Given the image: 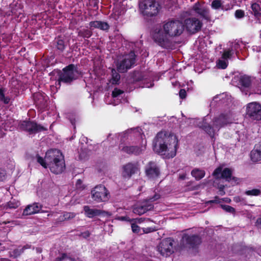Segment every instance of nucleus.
<instances>
[{
	"mask_svg": "<svg viewBox=\"0 0 261 261\" xmlns=\"http://www.w3.org/2000/svg\"><path fill=\"white\" fill-rule=\"evenodd\" d=\"M211 6L214 9H218L221 8L222 10H227L230 9L229 7L226 8L222 5V3L220 0H214L212 2Z\"/></svg>",
	"mask_w": 261,
	"mask_h": 261,
	"instance_id": "33",
	"label": "nucleus"
},
{
	"mask_svg": "<svg viewBox=\"0 0 261 261\" xmlns=\"http://www.w3.org/2000/svg\"><path fill=\"white\" fill-rule=\"evenodd\" d=\"M111 74L112 78L110 79V83L112 84H118L120 78L119 74L114 69H112Z\"/></svg>",
	"mask_w": 261,
	"mask_h": 261,
	"instance_id": "32",
	"label": "nucleus"
},
{
	"mask_svg": "<svg viewBox=\"0 0 261 261\" xmlns=\"http://www.w3.org/2000/svg\"><path fill=\"white\" fill-rule=\"evenodd\" d=\"M20 128L28 132L30 134L36 133L44 129L43 126L38 125L34 122L23 121L20 126Z\"/></svg>",
	"mask_w": 261,
	"mask_h": 261,
	"instance_id": "17",
	"label": "nucleus"
},
{
	"mask_svg": "<svg viewBox=\"0 0 261 261\" xmlns=\"http://www.w3.org/2000/svg\"><path fill=\"white\" fill-rule=\"evenodd\" d=\"M232 170L230 168H225L223 169V167L220 166L216 168L213 172V176L216 178H222L226 181L230 182L232 185L238 184L240 180L232 176Z\"/></svg>",
	"mask_w": 261,
	"mask_h": 261,
	"instance_id": "7",
	"label": "nucleus"
},
{
	"mask_svg": "<svg viewBox=\"0 0 261 261\" xmlns=\"http://www.w3.org/2000/svg\"><path fill=\"white\" fill-rule=\"evenodd\" d=\"M221 207L227 212L233 214L235 213V209L229 205H221Z\"/></svg>",
	"mask_w": 261,
	"mask_h": 261,
	"instance_id": "40",
	"label": "nucleus"
},
{
	"mask_svg": "<svg viewBox=\"0 0 261 261\" xmlns=\"http://www.w3.org/2000/svg\"><path fill=\"white\" fill-rule=\"evenodd\" d=\"M82 235L84 237L87 238L89 236L90 233L88 231H87V232H85L83 233Z\"/></svg>",
	"mask_w": 261,
	"mask_h": 261,
	"instance_id": "55",
	"label": "nucleus"
},
{
	"mask_svg": "<svg viewBox=\"0 0 261 261\" xmlns=\"http://www.w3.org/2000/svg\"><path fill=\"white\" fill-rule=\"evenodd\" d=\"M185 177H186V175L184 174L180 175L179 178L180 179H185Z\"/></svg>",
	"mask_w": 261,
	"mask_h": 261,
	"instance_id": "58",
	"label": "nucleus"
},
{
	"mask_svg": "<svg viewBox=\"0 0 261 261\" xmlns=\"http://www.w3.org/2000/svg\"><path fill=\"white\" fill-rule=\"evenodd\" d=\"M251 160L253 162L261 161V147H255L250 153Z\"/></svg>",
	"mask_w": 261,
	"mask_h": 261,
	"instance_id": "24",
	"label": "nucleus"
},
{
	"mask_svg": "<svg viewBox=\"0 0 261 261\" xmlns=\"http://www.w3.org/2000/svg\"><path fill=\"white\" fill-rule=\"evenodd\" d=\"M224 201L225 202H227V203H230V201H231V200L230 199L228 198H225L224 199Z\"/></svg>",
	"mask_w": 261,
	"mask_h": 261,
	"instance_id": "57",
	"label": "nucleus"
},
{
	"mask_svg": "<svg viewBox=\"0 0 261 261\" xmlns=\"http://www.w3.org/2000/svg\"><path fill=\"white\" fill-rule=\"evenodd\" d=\"M119 219L122 221H129V220L127 219V218L125 217H121L119 218Z\"/></svg>",
	"mask_w": 261,
	"mask_h": 261,
	"instance_id": "56",
	"label": "nucleus"
},
{
	"mask_svg": "<svg viewBox=\"0 0 261 261\" xmlns=\"http://www.w3.org/2000/svg\"><path fill=\"white\" fill-rule=\"evenodd\" d=\"M139 171L140 166L138 163H128L123 167L122 175L126 178H130Z\"/></svg>",
	"mask_w": 261,
	"mask_h": 261,
	"instance_id": "16",
	"label": "nucleus"
},
{
	"mask_svg": "<svg viewBox=\"0 0 261 261\" xmlns=\"http://www.w3.org/2000/svg\"><path fill=\"white\" fill-rule=\"evenodd\" d=\"M201 242V238L197 235L183 234L181 240L182 247L189 251L194 252Z\"/></svg>",
	"mask_w": 261,
	"mask_h": 261,
	"instance_id": "5",
	"label": "nucleus"
},
{
	"mask_svg": "<svg viewBox=\"0 0 261 261\" xmlns=\"http://www.w3.org/2000/svg\"><path fill=\"white\" fill-rule=\"evenodd\" d=\"M132 229L133 232L138 234H142V229L140 228L136 223H132Z\"/></svg>",
	"mask_w": 261,
	"mask_h": 261,
	"instance_id": "38",
	"label": "nucleus"
},
{
	"mask_svg": "<svg viewBox=\"0 0 261 261\" xmlns=\"http://www.w3.org/2000/svg\"><path fill=\"white\" fill-rule=\"evenodd\" d=\"M0 261H10V260L7 258H0Z\"/></svg>",
	"mask_w": 261,
	"mask_h": 261,
	"instance_id": "61",
	"label": "nucleus"
},
{
	"mask_svg": "<svg viewBox=\"0 0 261 261\" xmlns=\"http://www.w3.org/2000/svg\"><path fill=\"white\" fill-rule=\"evenodd\" d=\"M239 48V44L238 42L234 41L233 42L230 43L229 47L228 49L224 50V51H229L230 56L238 51V49Z\"/></svg>",
	"mask_w": 261,
	"mask_h": 261,
	"instance_id": "30",
	"label": "nucleus"
},
{
	"mask_svg": "<svg viewBox=\"0 0 261 261\" xmlns=\"http://www.w3.org/2000/svg\"><path fill=\"white\" fill-rule=\"evenodd\" d=\"M23 11L19 6L17 7V8L13 9L11 11L13 15L17 17H20V18L23 16Z\"/></svg>",
	"mask_w": 261,
	"mask_h": 261,
	"instance_id": "35",
	"label": "nucleus"
},
{
	"mask_svg": "<svg viewBox=\"0 0 261 261\" xmlns=\"http://www.w3.org/2000/svg\"><path fill=\"white\" fill-rule=\"evenodd\" d=\"M241 82L242 84L245 87H248L251 83L250 77L248 76L244 75L241 77Z\"/></svg>",
	"mask_w": 261,
	"mask_h": 261,
	"instance_id": "36",
	"label": "nucleus"
},
{
	"mask_svg": "<svg viewBox=\"0 0 261 261\" xmlns=\"http://www.w3.org/2000/svg\"><path fill=\"white\" fill-rule=\"evenodd\" d=\"M155 230H156L155 228L154 227H152L143 228H142V234L151 232L155 231Z\"/></svg>",
	"mask_w": 261,
	"mask_h": 261,
	"instance_id": "41",
	"label": "nucleus"
},
{
	"mask_svg": "<svg viewBox=\"0 0 261 261\" xmlns=\"http://www.w3.org/2000/svg\"><path fill=\"white\" fill-rule=\"evenodd\" d=\"M70 259L71 258H68L66 254H62L61 256L60 257H58L56 261H62V260H64V259Z\"/></svg>",
	"mask_w": 261,
	"mask_h": 261,
	"instance_id": "45",
	"label": "nucleus"
},
{
	"mask_svg": "<svg viewBox=\"0 0 261 261\" xmlns=\"http://www.w3.org/2000/svg\"><path fill=\"white\" fill-rule=\"evenodd\" d=\"M135 53L131 51L129 54L123 56L117 62V70L120 72H124L135 64Z\"/></svg>",
	"mask_w": 261,
	"mask_h": 261,
	"instance_id": "9",
	"label": "nucleus"
},
{
	"mask_svg": "<svg viewBox=\"0 0 261 261\" xmlns=\"http://www.w3.org/2000/svg\"><path fill=\"white\" fill-rule=\"evenodd\" d=\"M4 94L3 92V90L0 89V100H1L3 98H4Z\"/></svg>",
	"mask_w": 261,
	"mask_h": 261,
	"instance_id": "53",
	"label": "nucleus"
},
{
	"mask_svg": "<svg viewBox=\"0 0 261 261\" xmlns=\"http://www.w3.org/2000/svg\"><path fill=\"white\" fill-rule=\"evenodd\" d=\"M79 75V72L76 67L72 65H69L63 70V72L60 76L59 81L66 83H69L76 79Z\"/></svg>",
	"mask_w": 261,
	"mask_h": 261,
	"instance_id": "12",
	"label": "nucleus"
},
{
	"mask_svg": "<svg viewBox=\"0 0 261 261\" xmlns=\"http://www.w3.org/2000/svg\"><path fill=\"white\" fill-rule=\"evenodd\" d=\"M1 100L4 101L5 103H8L10 101V99L8 97H5L4 96V98H3Z\"/></svg>",
	"mask_w": 261,
	"mask_h": 261,
	"instance_id": "52",
	"label": "nucleus"
},
{
	"mask_svg": "<svg viewBox=\"0 0 261 261\" xmlns=\"http://www.w3.org/2000/svg\"><path fill=\"white\" fill-rule=\"evenodd\" d=\"M123 94V91L118 88H115L112 94L114 101L112 104L115 106L118 105L120 102V98L122 97Z\"/></svg>",
	"mask_w": 261,
	"mask_h": 261,
	"instance_id": "25",
	"label": "nucleus"
},
{
	"mask_svg": "<svg viewBox=\"0 0 261 261\" xmlns=\"http://www.w3.org/2000/svg\"><path fill=\"white\" fill-rule=\"evenodd\" d=\"M82 181L81 179H78L76 182V187L77 189H83L84 187L82 186Z\"/></svg>",
	"mask_w": 261,
	"mask_h": 261,
	"instance_id": "46",
	"label": "nucleus"
},
{
	"mask_svg": "<svg viewBox=\"0 0 261 261\" xmlns=\"http://www.w3.org/2000/svg\"><path fill=\"white\" fill-rule=\"evenodd\" d=\"M6 178V172L5 170L0 169V181H4Z\"/></svg>",
	"mask_w": 261,
	"mask_h": 261,
	"instance_id": "43",
	"label": "nucleus"
},
{
	"mask_svg": "<svg viewBox=\"0 0 261 261\" xmlns=\"http://www.w3.org/2000/svg\"><path fill=\"white\" fill-rule=\"evenodd\" d=\"M85 214L89 218H93L94 216L100 214V211L97 209L90 208L88 206H85L84 207Z\"/></svg>",
	"mask_w": 261,
	"mask_h": 261,
	"instance_id": "27",
	"label": "nucleus"
},
{
	"mask_svg": "<svg viewBox=\"0 0 261 261\" xmlns=\"http://www.w3.org/2000/svg\"><path fill=\"white\" fill-rule=\"evenodd\" d=\"M30 248L31 245L28 244L22 247L19 246L17 248L10 252V255L11 256L14 257H17L19 256L24 251V250Z\"/></svg>",
	"mask_w": 261,
	"mask_h": 261,
	"instance_id": "28",
	"label": "nucleus"
},
{
	"mask_svg": "<svg viewBox=\"0 0 261 261\" xmlns=\"http://www.w3.org/2000/svg\"><path fill=\"white\" fill-rule=\"evenodd\" d=\"M145 220L146 221H149V219H143V218H139V219H137L135 220H131L132 221H134V223L137 224V223H139V224H141L142 223V222H143Z\"/></svg>",
	"mask_w": 261,
	"mask_h": 261,
	"instance_id": "47",
	"label": "nucleus"
},
{
	"mask_svg": "<svg viewBox=\"0 0 261 261\" xmlns=\"http://www.w3.org/2000/svg\"><path fill=\"white\" fill-rule=\"evenodd\" d=\"M20 205V202L16 199H12L5 205V208L7 209H15L17 208Z\"/></svg>",
	"mask_w": 261,
	"mask_h": 261,
	"instance_id": "31",
	"label": "nucleus"
},
{
	"mask_svg": "<svg viewBox=\"0 0 261 261\" xmlns=\"http://www.w3.org/2000/svg\"><path fill=\"white\" fill-rule=\"evenodd\" d=\"M43 96V95H41V94H39V93H36V94H35V95H34V96H35V98H36L37 97H39V96Z\"/></svg>",
	"mask_w": 261,
	"mask_h": 261,
	"instance_id": "59",
	"label": "nucleus"
},
{
	"mask_svg": "<svg viewBox=\"0 0 261 261\" xmlns=\"http://www.w3.org/2000/svg\"><path fill=\"white\" fill-rule=\"evenodd\" d=\"M179 95L181 98H182V99L185 98L186 96V92L185 90L181 89L179 91Z\"/></svg>",
	"mask_w": 261,
	"mask_h": 261,
	"instance_id": "48",
	"label": "nucleus"
},
{
	"mask_svg": "<svg viewBox=\"0 0 261 261\" xmlns=\"http://www.w3.org/2000/svg\"><path fill=\"white\" fill-rule=\"evenodd\" d=\"M247 115L252 120H261V106L256 102L249 103L247 107Z\"/></svg>",
	"mask_w": 261,
	"mask_h": 261,
	"instance_id": "14",
	"label": "nucleus"
},
{
	"mask_svg": "<svg viewBox=\"0 0 261 261\" xmlns=\"http://www.w3.org/2000/svg\"><path fill=\"white\" fill-rule=\"evenodd\" d=\"M126 136H128V133H123L122 135H120L121 140H122V141L123 140L122 138H125V137H126Z\"/></svg>",
	"mask_w": 261,
	"mask_h": 261,
	"instance_id": "54",
	"label": "nucleus"
},
{
	"mask_svg": "<svg viewBox=\"0 0 261 261\" xmlns=\"http://www.w3.org/2000/svg\"><path fill=\"white\" fill-rule=\"evenodd\" d=\"M139 7L144 15L150 16L156 15L160 10L159 4L153 0H146L140 2Z\"/></svg>",
	"mask_w": 261,
	"mask_h": 261,
	"instance_id": "10",
	"label": "nucleus"
},
{
	"mask_svg": "<svg viewBox=\"0 0 261 261\" xmlns=\"http://www.w3.org/2000/svg\"><path fill=\"white\" fill-rule=\"evenodd\" d=\"M229 51H224L221 58L217 62V66L218 68L225 69L228 64V60L231 58Z\"/></svg>",
	"mask_w": 261,
	"mask_h": 261,
	"instance_id": "21",
	"label": "nucleus"
},
{
	"mask_svg": "<svg viewBox=\"0 0 261 261\" xmlns=\"http://www.w3.org/2000/svg\"><path fill=\"white\" fill-rule=\"evenodd\" d=\"M135 133L134 131V130H130V133H129V135H130V137H131L132 136H133L134 135V134Z\"/></svg>",
	"mask_w": 261,
	"mask_h": 261,
	"instance_id": "62",
	"label": "nucleus"
},
{
	"mask_svg": "<svg viewBox=\"0 0 261 261\" xmlns=\"http://www.w3.org/2000/svg\"><path fill=\"white\" fill-rule=\"evenodd\" d=\"M57 48L61 50L64 48V44L63 40H60L57 42Z\"/></svg>",
	"mask_w": 261,
	"mask_h": 261,
	"instance_id": "44",
	"label": "nucleus"
},
{
	"mask_svg": "<svg viewBox=\"0 0 261 261\" xmlns=\"http://www.w3.org/2000/svg\"><path fill=\"white\" fill-rule=\"evenodd\" d=\"M160 197V194L155 193L153 197H150L148 199L137 203L133 208V212L136 214L141 215L147 211L152 210L153 206L151 202L159 199Z\"/></svg>",
	"mask_w": 261,
	"mask_h": 261,
	"instance_id": "6",
	"label": "nucleus"
},
{
	"mask_svg": "<svg viewBox=\"0 0 261 261\" xmlns=\"http://www.w3.org/2000/svg\"><path fill=\"white\" fill-rule=\"evenodd\" d=\"M244 16V12L241 10H238L235 12V16L237 18H241Z\"/></svg>",
	"mask_w": 261,
	"mask_h": 261,
	"instance_id": "42",
	"label": "nucleus"
},
{
	"mask_svg": "<svg viewBox=\"0 0 261 261\" xmlns=\"http://www.w3.org/2000/svg\"><path fill=\"white\" fill-rule=\"evenodd\" d=\"M5 128L3 129L0 127V137H2L4 136L5 134L4 130H8V128L6 127L5 125L4 126Z\"/></svg>",
	"mask_w": 261,
	"mask_h": 261,
	"instance_id": "49",
	"label": "nucleus"
},
{
	"mask_svg": "<svg viewBox=\"0 0 261 261\" xmlns=\"http://www.w3.org/2000/svg\"><path fill=\"white\" fill-rule=\"evenodd\" d=\"M93 199L97 202H105L109 200V193L106 187L99 185L95 186L91 192Z\"/></svg>",
	"mask_w": 261,
	"mask_h": 261,
	"instance_id": "11",
	"label": "nucleus"
},
{
	"mask_svg": "<svg viewBox=\"0 0 261 261\" xmlns=\"http://www.w3.org/2000/svg\"><path fill=\"white\" fill-rule=\"evenodd\" d=\"M233 200L236 202H239L241 201L242 198L240 197H239V196L235 197H234Z\"/></svg>",
	"mask_w": 261,
	"mask_h": 261,
	"instance_id": "51",
	"label": "nucleus"
},
{
	"mask_svg": "<svg viewBox=\"0 0 261 261\" xmlns=\"http://www.w3.org/2000/svg\"><path fill=\"white\" fill-rule=\"evenodd\" d=\"M257 222L259 224L261 225V218L257 220Z\"/></svg>",
	"mask_w": 261,
	"mask_h": 261,
	"instance_id": "63",
	"label": "nucleus"
},
{
	"mask_svg": "<svg viewBox=\"0 0 261 261\" xmlns=\"http://www.w3.org/2000/svg\"><path fill=\"white\" fill-rule=\"evenodd\" d=\"M146 140H142V145L140 147L138 146H119V148H121V149L125 152L127 153H134L135 154H139L141 153L143 150H145L146 145Z\"/></svg>",
	"mask_w": 261,
	"mask_h": 261,
	"instance_id": "19",
	"label": "nucleus"
},
{
	"mask_svg": "<svg viewBox=\"0 0 261 261\" xmlns=\"http://www.w3.org/2000/svg\"><path fill=\"white\" fill-rule=\"evenodd\" d=\"M75 217V214L73 213H65L62 218L60 219V221L69 219Z\"/></svg>",
	"mask_w": 261,
	"mask_h": 261,
	"instance_id": "39",
	"label": "nucleus"
},
{
	"mask_svg": "<svg viewBox=\"0 0 261 261\" xmlns=\"http://www.w3.org/2000/svg\"><path fill=\"white\" fill-rule=\"evenodd\" d=\"M37 160L42 167L49 168L55 174L61 173L65 168L64 156L58 149H50L46 152L44 159L38 155Z\"/></svg>",
	"mask_w": 261,
	"mask_h": 261,
	"instance_id": "3",
	"label": "nucleus"
},
{
	"mask_svg": "<svg viewBox=\"0 0 261 261\" xmlns=\"http://www.w3.org/2000/svg\"><path fill=\"white\" fill-rule=\"evenodd\" d=\"M211 118L206 116L203 119L199 126L203 129L210 136L213 137L220 128L228 123H232L233 119L232 115L230 112L221 114L218 117H215L212 124H209Z\"/></svg>",
	"mask_w": 261,
	"mask_h": 261,
	"instance_id": "4",
	"label": "nucleus"
},
{
	"mask_svg": "<svg viewBox=\"0 0 261 261\" xmlns=\"http://www.w3.org/2000/svg\"><path fill=\"white\" fill-rule=\"evenodd\" d=\"M184 31V25L178 20H171L156 30L153 38L160 46L167 48L170 45V38L179 36Z\"/></svg>",
	"mask_w": 261,
	"mask_h": 261,
	"instance_id": "2",
	"label": "nucleus"
},
{
	"mask_svg": "<svg viewBox=\"0 0 261 261\" xmlns=\"http://www.w3.org/2000/svg\"><path fill=\"white\" fill-rule=\"evenodd\" d=\"M258 254L261 256V252L260 253H258Z\"/></svg>",
	"mask_w": 261,
	"mask_h": 261,
	"instance_id": "64",
	"label": "nucleus"
},
{
	"mask_svg": "<svg viewBox=\"0 0 261 261\" xmlns=\"http://www.w3.org/2000/svg\"><path fill=\"white\" fill-rule=\"evenodd\" d=\"M145 173L149 178L154 179L159 176V169L155 163L150 162L145 167Z\"/></svg>",
	"mask_w": 261,
	"mask_h": 261,
	"instance_id": "18",
	"label": "nucleus"
},
{
	"mask_svg": "<svg viewBox=\"0 0 261 261\" xmlns=\"http://www.w3.org/2000/svg\"><path fill=\"white\" fill-rule=\"evenodd\" d=\"M135 53L131 51L129 54L123 56L117 62V70L120 72H124L135 64Z\"/></svg>",
	"mask_w": 261,
	"mask_h": 261,
	"instance_id": "8",
	"label": "nucleus"
},
{
	"mask_svg": "<svg viewBox=\"0 0 261 261\" xmlns=\"http://www.w3.org/2000/svg\"><path fill=\"white\" fill-rule=\"evenodd\" d=\"M192 10L202 17H208V10L204 3L197 2L193 6Z\"/></svg>",
	"mask_w": 261,
	"mask_h": 261,
	"instance_id": "20",
	"label": "nucleus"
},
{
	"mask_svg": "<svg viewBox=\"0 0 261 261\" xmlns=\"http://www.w3.org/2000/svg\"><path fill=\"white\" fill-rule=\"evenodd\" d=\"M178 142L177 137L175 135L161 132L156 136L153 150L166 158H172L176 154Z\"/></svg>",
	"mask_w": 261,
	"mask_h": 261,
	"instance_id": "1",
	"label": "nucleus"
},
{
	"mask_svg": "<svg viewBox=\"0 0 261 261\" xmlns=\"http://www.w3.org/2000/svg\"><path fill=\"white\" fill-rule=\"evenodd\" d=\"M254 15L258 18H261V10L258 4L254 3L251 6Z\"/></svg>",
	"mask_w": 261,
	"mask_h": 261,
	"instance_id": "34",
	"label": "nucleus"
},
{
	"mask_svg": "<svg viewBox=\"0 0 261 261\" xmlns=\"http://www.w3.org/2000/svg\"><path fill=\"white\" fill-rule=\"evenodd\" d=\"M202 22L196 18H191L185 20V27L191 33H195L201 29Z\"/></svg>",
	"mask_w": 261,
	"mask_h": 261,
	"instance_id": "15",
	"label": "nucleus"
},
{
	"mask_svg": "<svg viewBox=\"0 0 261 261\" xmlns=\"http://www.w3.org/2000/svg\"><path fill=\"white\" fill-rule=\"evenodd\" d=\"M174 241L171 238L163 240L157 246V251L163 256L167 257L174 252Z\"/></svg>",
	"mask_w": 261,
	"mask_h": 261,
	"instance_id": "13",
	"label": "nucleus"
},
{
	"mask_svg": "<svg viewBox=\"0 0 261 261\" xmlns=\"http://www.w3.org/2000/svg\"><path fill=\"white\" fill-rule=\"evenodd\" d=\"M245 194L248 196H258L260 194V191L259 189H253L246 191Z\"/></svg>",
	"mask_w": 261,
	"mask_h": 261,
	"instance_id": "37",
	"label": "nucleus"
},
{
	"mask_svg": "<svg viewBox=\"0 0 261 261\" xmlns=\"http://www.w3.org/2000/svg\"><path fill=\"white\" fill-rule=\"evenodd\" d=\"M89 25L91 28H98L102 30H107L109 28V25L107 22L100 21H92Z\"/></svg>",
	"mask_w": 261,
	"mask_h": 261,
	"instance_id": "26",
	"label": "nucleus"
},
{
	"mask_svg": "<svg viewBox=\"0 0 261 261\" xmlns=\"http://www.w3.org/2000/svg\"><path fill=\"white\" fill-rule=\"evenodd\" d=\"M71 123H72V125H74L75 124V119H70V120Z\"/></svg>",
	"mask_w": 261,
	"mask_h": 261,
	"instance_id": "60",
	"label": "nucleus"
},
{
	"mask_svg": "<svg viewBox=\"0 0 261 261\" xmlns=\"http://www.w3.org/2000/svg\"><path fill=\"white\" fill-rule=\"evenodd\" d=\"M91 35V32L89 30L85 31V34L84 35V37L89 38Z\"/></svg>",
	"mask_w": 261,
	"mask_h": 261,
	"instance_id": "50",
	"label": "nucleus"
},
{
	"mask_svg": "<svg viewBox=\"0 0 261 261\" xmlns=\"http://www.w3.org/2000/svg\"><path fill=\"white\" fill-rule=\"evenodd\" d=\"M41 209V205L39 203H34L28 205L23 211V215H32L40 212Z\"/></svg>",
	"mask_w": 261,
	"mask_h": 261,
	"instance_id": "22",
	"label": "nucleus"
},
{
	"mask_svg": "<svg viewBox=\"0 0 261 261\" xmlns=\"http://www.w3.org/2000/svg\"><path fill=\"white\" fill-rule=\"evenodd\" d=\"M213 100L216 102L220 101L221 103H226L227 106L229 105L232 101L231 96L227 93H222L215 96Z\"/></svg>",
	"mask_w": 261,
	"mask_h": 261,
	"instance_id": "23",
	"label": "nucleus"
},
{
	"mask_svg": "<svg viewBox=\"0 0 261 261\" xmlns=\"http://www.w3.org/2000/svg\"><path fill=\"white\" fill-rule=\"evenodd\" d=\"M205 171L199 169H194L191 172L192 175L196 179L200 180L205 175Z\"/></svg>",
	"mask_w": 261,
	"mask_h": 261,
	"instance_id": "29",
	"label": "nucleus"
}]
</instances>
